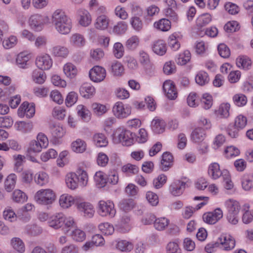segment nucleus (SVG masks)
<instances>
[{"mask_svg":"<svg viewBox=\"0 0 253 253\" xmlns=\"http://www.w3.org/2000/svg\"><path fill=\"white\" fill-rule=\"evenodd\" d=\"M51 19L56 30L60 34L67 35L72 28V20L61 9H57L52 13Z\"/></svg>","mask_w":253,"mask_h":253,"instance_id":"obj_1","label":"nucleus"},{"mask_svg":"<svg viewBox=\"0 0 253 253\" xmlns=\"http://www.w3.org/2000/svg\"><path fill=\"white\" fill-rule=\"evenodd\" d=\"M56 198L55 192L50 188L41 189L37 191L34 196L35 201L42 206L52 205Z\"/></svg>","mask_w":253,"mask_h":253,"instance_id":"obj_2","label":"nucleus"},{"mask_svg":"<svg viewBox=\"0 0 253 253\" xmlns=\"http://www.w3.org/2000/svg\"><path fill=\"white\" fill-rule=\"evenodd\" d=\"M98 212L102 217H114L116 213L114 203L110 200H100L98 203Z\"/></svg>","mask_w":253,"mask_h":253,"instance_id":"obj_3","label":"nucleus"},{"mask_svg":"<svg viewBox=\"0 0 253 253\" xmlns=\"http://www.w3.org/2000/svg\"><path fill=\"white\" fill-rule=\"evenodd\" d=\"M114 141L116 143H121L124 146H129L133 144L132 133L129 130L118 128L114 134Z\"/></svg>","mask_w":253,"mask_h":253,"instance_id":"obj_4","label":"nucleus"},{"mask_svg":"<svg viewBox=\"0 0 253 253\" xmlns=\"http://www.w3.org/2000/svg\"><path fill=\"white\" fill-rule=\"evenodd\" d=\"M49 17L47 16L42 15L36 13L31 15L28 19L29 26L31 29L35 31H41L45 24L49 22Z\"/></svg>","mask_w":253,"mask_h":253,"instance_id":"obj_5","label":"nucleus"},{"mask_svg":"<svg viewBox=\"0 0 253 253\" xmlns=\"http://www.w3.org/2000/svg\"><path fill=\"white\" fill-rule=\"evenodd\" d=\"M76 207L77 210L86 217H92L94 214L93 206L89 202L84 201L81 197H79Z\"/></svg>","mask_w":253,"mask_h":253,"instance_id":"obj_6","label":"nucleus"},{"mask_svg":"<svg viewBox=\"0 0 253 253\" xmlns=\"http://www.w3.org/2000/svg\"><path fill=\"white\" fill-rule=\"evenodd\" d=\"M113 115L118 119H123L128 117L131 112V108L122 102H117L113 107Z\"/></svg>","mask_w":253,"mask_h":253,"instance_id":"obj_7","label":"nucleus"},{"mask_svg":"<svg viewBox=\"0 0 253 253\" xmlns=\"http://www.w3.org/2000/svg\"><path fill=\"white\" fill-rule=\"evenodd\" d=\"M223 215L222 210L217 208L214 210L207 212L203 215V221L208 224H214L220 220Z\"/></svg>","mask_w":253,"mask_h":253,"instance_id":"obj_8","label":"nucleus"},{"mask_svg":"<svg viewBox=\"0 0 253 253\" xmlns=\"http://www.w3.org/2000/svg\"><path fill=\"white\" fill-rule=\"evenodd\" d=\"M154 222V227L156 229L159 231L165 230L169 224V220L166 217H160L156 219L153 214H151L145 219L144 223L146 224H150Z\"/></svg>","mask_w":253,"mask_h":253,"instance_id":"obj_9","label":"nucleus"},{"mask_svg":"<svg viewBox=\"0 0 253 253\" xmlns=\"http://www.w3.org/2000/svg\"><path fill=\"white\" fill-rule=\"evenodd\" d=\"M106 76V71L102 66L96 65L92 67L89 72L90 80L94 83H100L103 81Z\"/></svg>","mask_w":253,"mask_h":253,"instance_id":"obj_10","label":"nucleus"},{"mask_svg":"<svg viewBox=\"0 0 253 253\" xmlns=\"http://www.w3.org/2000/svg\"><path fill=\"white\" fill-rule=\"evenodd\" d=\"M80 196L74 197L71 194L64 193L59 198V205L63 209H68L75 204L78 202Z\"/></svg>","mask_w":253,"mask_h":253,"instance_id":"obj_11","label":"nucleus"},{"mask_svg":"<svg viewBox=\"0 0 253 253\" xmlns=\"http://www.w3.org/2000/svg\"><path fill=\"white\" fill-rule=\"evenodd\" d=\"M36 65L42 70H49L52 66V60L47 54H42L36 57Z\"/></svg>","mask_w":253,"mask_h":253,"instance_id":"obj_12","label":"nucleus"},{"mask_svg":"<svg viewBox=\"0 0 253 253\" xmlns=\"http://www.w3.org/2000/svg\"><path fill=\"white\" fill-rule=\"evenodd\" d=\"M163 88L166 96L169 99L174 100L177 97V91L172 81H166L163 84Z\"/></svg>","mask_w":253,"mask_h":253,"instance_id":"obj_13","label":"nucleus"},{"mask_svg":"<svg viewBox=\"0 0 253 253\" xmlns=\"http://www.w3.org/2000/svg\"><path fill=\"white\" fill-rule=\"evenodd\" d=\"M186 183L180 180L173 181L169 187V192L173 196L182 195L185 188Z\"/></svg>","mask_w":253,"mask_h":253,"instance_id":"obj_14","label":"nucleus"},{"mask_svg":"<svg viewBox=\"0 0 253 253\" xmlns=\"http://www.w3.org/2000/svg\"><path fill=\"white\" fill-rule=\"evenodd\" d=\"M64 214L62 212H57L50 217L48 225L54 229H58L63 226Z\"/></svg>","mask_w":253,"mask_h":253,"instance_id":"obj_15","label":"nucleus"},{"mask_svg":"<svg viewBox=\"0 0 253 253\" xmlns=\"http://www.w3.org/2000/svg\"><path fill=\"white\" fill-rule=\"evenodd\" d=\"M35 113L34 105L33 104H29L27 102H23L18 109V114L20 116H25L28 118L33 117Z\"/></svg>","mask_w":253,"mask_h":253,"instance_id":"obj_16","label":"nucleus"},{"mask_svg":"<svg viewBox=\"0 0 253 253\" xmlns=\"http://www.w3.org/2000/svg\"><path fill=\"white\" fill-rule=\"evenodd\" d=\"M173 164V157L169 152H165L162 156L160 169L164 171H168Z\"/></svg>","mask_w":253,"mask_h":253,"instance_id":"obj_17","label":"nucleus"},{"mask_svg":"<svg viewBox=\"0 0 253 253\" xmlns=\"http://www.w3.org/2000/svg\"><path fill=\"white\" fill-rule=\"evenodd\" d=\"M208 174L211 179L215 180L223 175V170L220 169L218 163L214 162L209 166Z\"/></svg>","mask_w":253,"mask_h":253,"instance_id":"obj_18","label":"nucleus"},{"mask_svg":"<svg viewBox=\"0 0 253 253\" xmlns=\"http://www.w3.org/2000/svg\"><path fill=\"white\" fill-rule=\"evenodd\" d=\"M110 22V20L107 15L100 14L97 16L95 20L94 27L97 30H105L108 28Z\"/></svg>","mask_w":253,"mask_h":253,"instance_id":"obj_19","label":"nucleus"},{"mask_svg":"<svg viewBox=\"0 0 253 253\" xmlns=\"http://www.w3.org/2000/svg\"><path fill=\"white\" fill-rule=\"evenodd\" d=\"M220 243L222 247L227 251L233 249L235 246V240L229 234H222L219 238Z\"/></svg>","mask_w":253,"mask_h":253,"instance_id":"obj_20","label":"nucleus"},{"mask_svg":"<svg viewBox=\"0 0 253 253\" xmlns=\"http://www.w3.org/2000/svg\"><path fill=\"white\" fill-rule=\"evenodd\" d=\"M63 71L65 76L70 79L76 78L78 74L77 67L71 62H67L64 65Z\"/></svg>","mask_w":253,"mask_h":253,"instance_id":"obj_21","label":"nucleus"},{"mask_svg":"<svg viewBox=\"0 0 253 253\" xmlns=\"http://www.w3.org/2000/svg\"><path fill=\"white\" fill-rule=\"evenodd\" d=\"M50 53L54 57L65 58L68 56L69 50L65 46L56 45L51 47Z\"/></svg>","mask_w":253,"mask_h":253,"instance_id":"obj_22","label":"nucleus"},{"mask_svg":"<svg viewBox=\"0 0 253 253\" xmlns=\"http://www.w3.org/2000/svg\"><path fill=\"white\" fill-rule=\"evenodd\" d=\"M182 38V36L178 33H173L169 35L168 39L169 46L172 51H177L180 47L179 40Z\"/></svg>","mask_w":253,"mask_h":253,"instance_id":"obj_23","label":"nucleus"},{"mask_svg":"<svg viewBox=\"0 0 253 253\" xmlns=\"http://www.w3.org/2000/svg\"><path fill=\"white\" fill-rule=\"evenodd\" d=\"M224 206L228 212H240L241 209L240 202L233 199H228L225 200Z\"/></svg>","mask_w":253,"mask_h":253,"instance_id":"obj_24","label":"nucleus"},{"mask_svg":"<svg viewBox=\"0 0 253 253\" xmlns=\"http://www.w3.org/2000/svg\"><path fill=\"white\" fill-rule=\"evenodd\" d=\"M80 93L84 98H89L95 93V88L90 84L85 83L80 87Z\"/></svg>","mask_w":253,"mask_h":253,"instance_id":"obj_25","label":"nucleus"},{"mask_svg":"<svg viewBox=\"0 0 253 253\" xmlns=\"http://www.w3.org/2000/svg\"><path fill=\"white\" fill-rule=\"evenodd\" d=\"M79 22L84 27L89 26L92 21V18L89 12L85 9H80L78 11Z\"/></svg>","mask_w":253,"mask_h":253,"instance_id":"obj_26","label":"nucleus"},{"mask_svg":"<svg viewBox=\"0 0 253 253\" xmlns=\"http://www.w3.org/2000/svg\"><path fill=\"white\" fill-rule=\"evenodd\" d=\"M69 42L72 46L78 48L83 47L86 42L84 37L82 35L78 33L72 34L70 38Z\"/></svg>","mask_w":253,"mask_h":253,"instance_id":"obj_27","label":"nucleus"},{"mask_svg":"<svg viewBox=\"0 0 253 253\" xmlns=\"http://www.w3.org/2000/svg\"><path fill=\"white\" fill-rule=\"evenodd\" d=\"M151 126L153 131L155 133H161L164 131L166 124L163 119L156 117L151 122Z\"/></svg>","mask_w":253,"mask_h":253,"instance_id":"obj_28","label":"nucleus"},{"mask_svg":"<svg viewBox=\"0 0 253 253\" xmlns=\"http://www.w3.org/2000/svg\"><path fill=\"white\" fill-rule=\"evenodd\" d=\"M93 144L97 147H105L108 144V140L102 133H96L92 137Z\"/></svg>","mask_w":253,"mask_h":253,"instance_id":"obj_29","label":"nucleus"},{"mask_svg":"<svg viewBox=\"0 0 253 253\" xmlns=\"http://www.w3.org/2000/svg\"><path fill=\"white\" fill-rule=\"evenodd\" d=\"M71 149L75 153H83L87 148V144L84 140L78 138L71 143Z\"/></svg>","mask_w":253,"mask_h":253,"instance_id":"obj_30","label":"nucleus"},{"mask_svg":"<svg viewBox=\"0 0 253 253\" xmlns=\"http://www.w3.org/2000/svg\"><path fill=\"white\" fill-rule=\"evenodd\" d=\"M152 50L155 53L158 55L162 56L164 55L167 50L165 41L162 40H158L154 42Z\"/></svg>","mask_w":253,"mask_h":253,"instance_id":"obj_31","label":"nucleus"},{"mask_svg":"<svg viewBox=\"0 0 253 253\" xmlns=\"http://www.w3.org/2000/svg\"><path fill=\"white\" fill-rule=\"evenodd\" d=\"M154 27L162 32H168L171 28V22L167 18H162L155 21L153 24Z\"/></svg>","mask_w":253,"mask_h":253,"instance_id":"obj_32","label":"nucleus"},{"mask_svg":"<svg viewBox=\"0 0 253 253\" xmlns=\"http://www.w3.org/2000/svg\"><path fill=\"white\" fill-rule=\"evenodd\" d=\"M230 108L229 103H221L218 109L215 110V114L221 118H228L230 116Z\"/></svg>","mask_w":253,"mask_h":253,"instance_id":"obj_33","label":"nucleus"},{"mask_svg":"<svg viewBox=\"0 0 253 253\" xmlns=\"http://www.w3.org/2000/svg\"><path fill=\"white\" fill-rule=\"evenodd\" d=\"M65 181L67 186L71 190L77 189L79 185L75 172H71L67 173Z\"/></svg>","mask_w":253,"mask_h":253,"instance_id":"obj_34","label":"nucleus"},{"mask_svg":"<svg viewBox=\"0 0 253 253\" xmlns=\"http://www.w3.org/2000/svg\"><path fill=\"white\" fill-rule=\"evenodd\" d=\"M75 173L77 176L79 185L82 187L86 186L88 181V176L87 172L81 168H79Z\"/></svg>","mask_w":253,"mask_h":253,"instance_id":"obj_35","label":"nucleus"},{"mask_svg":"<svg viewBox=\"0 0 253 253\" xmlns=\"http://www.w3.org/2000/svg\"><path fill=\"white\" fill-rule=\"evenodd\" d=\"M10 245L12 249L18 253H24L25 251V244L19 238H12L10 240Z\"/></svg>","mask_w":253,"mask_h":253,"instance_id":"obj_36","label":"nucleus"},{"mask_svg":"<svg viewBox=\"0 0 253 253\" xmlns=\"http://www.w3.org/2000/svg\"><path fill=\"white\" fill-rule=\"evenodd\" d=\"M211 20V15L208 13H205L200 15L197 17L196 24L198 28H201L209 24Z\"/></svg>","mask_w":253,"mask_h":253,"instance_id":"obj_37","label":"nucleus"},{"mask_svg":"<svg viewBox=\"0 0 253 253\" xmlns=\"http://www.w3.org/2000/svg\"><path fill=\"white\" fill-rule=\"evenodd\" d=\"M116 248L122 252H129L133 249L132 243L126 240H118L116 241Z\"/></svg>","mask_w":253,"mask_h":253,"instance_id":"obj_38","label":"nucleus"},{"mask_svg":"<svg viewBox=\"0 0 253 253\" xmlns=\"http://www.w3.org/2000/svg\"><path fill=\"white\" fill-rule=\"evenodd\" d=\"M16 129L24 133L30 132L33 128V125L31 122L20 121L16 122L15 124Z\"/></svg>","mask_w":253,"mask_h":253,"instance_id":"obj_39","label":"nucleus"},{"mask_svg":"<svg viewBox=\"0 0 253 253\" xmlns=\"http://www.w3.org/2000/svg\"><path fill=\"white\" fill-rule=\"evenodd\" d=\"M17 176L14 173L10 174L4 181V188L8 192H11L15 187Z\"/></svg>","mask_w":253,"mask_h":253,"instance_id":"obj_40","label":"nucleus"},{"mask_svg":"<svg viewBox=\"0 0 253 253\" xmlns=\"http://www.w3.org/2000/svg\"><path fill=\"white\" fill-rule=\"evenodd\" d=\"M205 137L206 133L205 130L201 127L195 128L191 134V139L195 142H202Z\"/></svg>","mask_w":253,"mask_h":253,"instance_id":"obj_41","label":"nucleus"},{"mask_svg":"<svg viewBox=\"0 0 253 253\" xmlns=\"http://www.w3.org/2000/svg\"><path fill=\"white\" fill-rule=\"evenodd\" d=\"M77 113L82 120L88 121L90 119V112L84 105L80 104L77 106Z\"/></svg>","mask_w":253,"mask_h":253,"instance_id":"obj_42","label":"nucleus"},{"mask_svg":"<svg viewBox=\"0 0 253 253\" xmlns=\"http://www.w3.org/2000/svg\"><path fill=\"white\" fill-rule=\"evenodd\" d=\"M124 64L130 70H135L138 66V62L135 58L132 55L127 54L123 59Z\"/></svg>","mask_w":253,"mask_h":253,"instance_id":"obj_43","label":"nucleus"},{"mask_svg":"<svg viewBox=\"0 0 253 253\" xmlns=\"http://www.w3.org/2000/svg\"><path fill=\"white\" fill-rule=\"evenodd\" d=\"M98 229L104 235H111L115 231L112 224L109 222H103L98 225Z\"/></svg>","mask_w":253,"mask_h":253,"instance_id":"obj_44","label":"nucleus"},{"mask_svg":"<svg viewBox=\"0 0 253 253\" xmlns=\"http://www.w3.org/2000/svg\"><path fill=\"white\" fill-rule=\"evenodd\" d=\"M210 81L208 73L204 71H199L195 77V81L200 85H204L207 84Z\"/></svg>","mask_w":253,"mask_h":253,"instance_id":"obj_45","label":"nucleus"},{"mask_svg":"<svg viewBox=\"0 0 253 253\" xmlns=\"http://www.w3.org/2000/svg\"><path fill=\"white\" fill-rule=\"evenodd\" d=\"M32 78L36 83L42 84L44 83L46 76L44 72L36 69L33 71Z\"/></svg>","mask_w":253,"mask_h":253,"instance_id":"obj_46","label":"nucleus"},{"mask_svg":"<svg viewBox=\"0 0 253 253\" xmlns=\"http://www.w3.org/2000/svg\"><path fill=\"white\" fill-rule=\"evenodd\" d=\"M233 101L236 106L243 107L247 104L248 98L244 94L237 93L233 96Z\"/></svg>","mask_w":253,"mask_h":253,"instance_id":"obj_47","label":"nucleus"},{"mask_svg":"<svg viewBox=\"0 0 253 253\" xmlns=\"http://www.w3.org/2000/svg\"><path fill=\"white\" fill-rule=\"evenodd\" d=\"M190 58L191 53L190 51L188 50H185L178 55L175 61L178 65H184L190 61Z\"/></svg>","mask_w":253,"mask_h":253,"instance_id":"obj_48","label":"nucleus"},{"mask_svg":"<svg viewBox=\"0 0 253 253\" xmlns=\"http://www.w3.org/2000/svg\"><path fill=\"white\" fill-rule=\"evenodd\" d=\"M71 237L74 241L82 242L85 240L86 234L83 230L76 228L72 231Z\"/></svg>","mask_w":253,"mask_h":253,"instance_id":"obj_49","label":"nucleus"},{"mask_svg":"<svg viewBox=\"0 0 253 253\" xmlns=\"http://www.w3.org/2000/svg\"><path fill=\"white\" fill-rule=\"evenodd\" d=\"M48 174L43 171H40L35 176V182L40 186H43L48 182Z\"/></svg>","mask_w":253,"mask_h":253,"instance_id":"obj_50","label":"nucleus"},{"mask_svg":"<svg viewBox=\"0 0 253 253\" xmlns=\"http://www.w3.org/2000/svg\"><path fill=\"white\" fill-rule=\"evenodd\" d=\"M251 64V59L247 56H241L236 59V65L240 68L248 69Z\"/></svg>","mask_w":253,"mask_h":253,"instance_id":"obj_51","label":"nucleus"},{"mask_svg":"<svg viewBox=\"0 0 253 253\" xmlns=\"http://www.w3.org/2000/svg\"><path fill=\"white\" fill-rule=\"evenodd\" d=\"M30 55L24 52H21L18 54L16 59V64L19 67L24 68L27 65V62L30 60Z\"/></svg>","mask_w":253,"mask_h":253,"instance_id":"obj_52","label":"nucleus"},{"mask_svg":"<svg viewBox=\"0 0 253 253\" xmlns=\"http://www.w3.org/2000/svg\"><path fill=\"white\" fill-rule=\"evenodd\" d=\"M12 200L16 203H23L27 200L26 194L19 189H16L12 193Z\"/></svg>","mask_w":253,"mask_h":253,"instance_id":"obj_53","label":"nucleus"},{"mask_svg":"<svg viewBox=\"0 0 253 253\" xmlns=\"http://www.w3.org/2000/svg\"><path fill=\"white\" fill-rule=\"evenodd\" d=\"M124 53L125 49L122 43L119 42L115 43L113 47L114 56L117 59H120L124 56Z\"/></svg>","mask_w":253,"mask_h":253,"instance_id":"obj_54","label":"nucleus"},{"mask_svg":"<svg viewBox=\"0 0 253 253\" xmlns=\"http://www.w3.org/2000/svg\"><path fill=\"white\" fill-rule=\"evenodd\" d=\"M91 108L93 113L98 116L102 115L108 111L106 105L96 102L92 104Z\"/></svg>","mask_w":253,"mask_h":253,"instance_id":"obj_55","label":"nucleus"},{"mask_svg":"<svg viewBox=\"0 0 253 253\" xmlns=\"http://www.w3.org/2000/svg\"><path fill=\"white\" fill-rule=\"evenodd\" d=\"M3 217L5 220L14 222L16 220L17 215L11 207L5 208L3 211Z\"/></svg>","mask_w":253,"mask_h":253,"instance_id":"obj_56","label":"nucleus"},{"mask_svg":"<svg viewBox=\"0 0 253 253\" xmlns=\"http://www.w3.org/2000/svg\"><path fill=\"white\" fill-rule=\"evenodd\" d=\"M167 181V176L164 174H161L155 178L153 181V185L155 188H162Z\"/></svg>","mask_w":253,"mask_h":253,"instance_id":"obj_57","label":"nucleus"},{"mask_svg":"<svg viewBox=\"0 0 253 253\" xmlns=\"http://www.w3.org/2000/svg\"><path fill=\"white\" fill-rule=\"evenodd\" d=\"M130 24L132 28L136 31H140L143 29V22L140 17L133 16L130 19Z\"/></svg>","mask_w":253,"mask_h":253,"instance_id":"obj_58","label":"nucleus"},{"mask_svg":"<svg viewBox=\"0 0 253 253\" xmlns=\"http://www.w3.org/2000/svg\"><path fill=\"white\" fill-rule=\"evenodd\" d=\"M139 43V38L137 36H133L126 41V46L128 50H133L137 48Z\"/></svg>","mask_w":253,"mask_h":253,"instance_id":"obj_59","label":"nucleus"},{"mask_svg":"<svg viewBox=\"0 0 253 253\" xmlns=\"http://www.w3.org/2000/svg\"><path fill=\"white\" fill-rule=\"evenodd\" d=\"M17 42V38L15 36L12 35L3 41L2 45L4 48L10 49L15 46Z\"/></svg>","mask_w":253,"mask_h":253,"instance_id":"obj_60","label":"nucleus"},{"mask_svg":"<svg viewBox=\"0 0 253 253\" xmlns=\"http://www.w3.org/2000/svg\"><path fill=\"white\" fill-rule=\"evenodd\" d=\"M51 133L54 138H60L64 135L65 130L62 126L59 125H55L51 128Z\"/></svg>","mask_w":253,"mask_h":253,"instance_id":"obj_61","label":"nucleus"},{"mask_svg":"<svg viewBox=\"0 0 253 253\" xmlns=\"http://www.w3.org/2000/svg\"><path fill=\"white\" fill-rule=\"evenodd\" d=\"M94 179L96 184L100 187L105 186L107 183V178L103 171H97L94 175Z\"/></svg>","mask_w":253,"mask_h":253,"instance_id":"obj_62","label":"nucleus"},{"mask_svg":"<svg viewBox=\"0 0 253 253\" xmlns=\"http://www.w3.org/2000/svg\"><path fill=\"white\" fill-rule=\"evenodd\" d=\"M78 95L77 92L71 91L69 92L65 99L66 106L70 107L75 104L78 101Z\"/></svg>","mask_w":253,"mask_h":253,"instance_id":"obj_63","label":"nucleus"},{"mask_svg":"<svg viewBox=\"0 0 253 253\" xmlns=\"http://www.w3.org/2000/svg\"><path fill=\"white\" fill-rule=\"evenodd\" d=\"M127 29V24L123 21L119 22L113 28V32L116 34L121 35L124 34Z\"/></svg>","mask_w":253,"mask_h":253,"instance_id":"obj_64","label":"nucleus"}]
</instances>
